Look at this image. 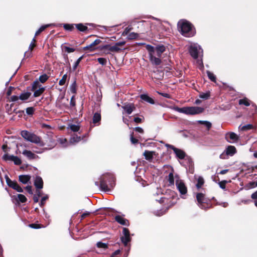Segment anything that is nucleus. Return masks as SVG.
<instances>
[{
	"mask_svg": "<svg viewBox=\"0 0 257 257\" xmlns=\"http://www.w3.org/2000/svg\"><path fill=\"white\" fill-rule=\"evenodd\" d=\"M34 185L37 189H42L43 187L42 179L39 176H37L34 181Z\"/></svg>",
	"mask_w": 257,
	"mask_h": 257,
	"instance_id": "412c9836",
	"label": "nucleus"
},
{
	"mask_svg": "<svg viewBox=\"0 0 257 257\" xmlns=\"http://www.w3.org/2000/svg\"><path fill=\"white\" fill-rule=\"evenodd\" d=\"M122 108L126 111L128 114H130L136 109L135 105L133 103L126 104L122 106Z\"/></svg>",
	"mask_w": 257,
	"mask_h": 257,
	"instance_id": "6ab92c4d",
	"label": "nucleus"
},
{
	"mask_svg": "<svg viewBox=\"0 0 257 257\" xmlns=\"http://www.w3.org/2000/svg\"><path fill=\"white\" fill-rule=\"evenodd\" d=\"M101 42L99 39H96L93 43L84 47L83 49L84 50H88L90 52H92L96 49L95 46L100 44Z\"/></svg>",
	"mask_w": 257,
	"mask_h": 257,
	"instance_id": "dca6fc26",
	"label": "nucleus"
},
{
	"mask_svg": "<svg viewBox=\"0 0 257 257\" xmlns=\"http://www.w3.org/2000/svg\"><path fill=\"white\" fill-rule=\"evenodd\" d=\"M131 141L132 144H137L138 142V140L133 137V133L131 134Z\"/></svg>",
	"mask_w": 257,
	"mask_h": 257,
	"instance_id": "864d4df0",
	"label": "nucleus"
},
{
	"mask_svg": "<svg viewBox=\"0 0 257 257\" xmlns=\"http://www.w3.org/2000/svg\"><path fill=\"white\" fill-rule=\"evenodd\" d=\"M179 31L182 35L186 37L193 36L195 34V31L192 25L186 20H181L178 23Z\"/></svg>",
	"mask_w": 257,
	"mask_h": 257,
	"instance_id": "f03ea898",
	"label": "nucleus"
},
{
	"mask_svg": "<svg viewBox=\"0 0 257 257\" xmlns=\"http://www.w3.org/2000/svg\"><path fill=\"white\" fill-rule=\"evenodd\" d=\"M209 96H210L209 92L202 93L199 95L200 98H203V99H208L209 97Z\"/></svg>",
	"mask_w": 257,
	"mask_h": 257,
	"instance_id": "79ce46f5",
	"label": "nucleus"
},
{
	"mask_svg": "<svg viewBox=\"0 0 257 257\" xmlns=\"http://www.w3.org/2000/svg\"><path fill=\"white\" fill-rule=\"evenodd\" d=\"M51 25L48 24L41 26L35 33V37L39 35L42 32H43L45 29L49 27Z\"/></svg>",
	"mask_w": 257,
	"mask_h": 257,
	"instance_id": "473e14b6",
	"label": "nucleus"
},
{
	"mask_svg": "<svg viewBox=\"0 0 257 257\" xmlns=\"http://www.w3.org/2000/svg\"><path fill=\"white\" fill-rule=\"evenodd\" d=\"M39 197L37 196L36 195H35L33 197L34 201L35 203H37L39 201Z\"/></svg>",
	"mask_w": 257,
	"mask_h": 257,
	"instance_id": "338daca9",
	"label": "nucleus"
},
{
	"mask_svg": "<svg viewBox=\"0 0 257 257\" xmlns=\"http://www.w3.org/2000/svg\"><path fill=\"white\" fill-rule=\"evenodd\" d=\"M18 200L22 203H25L27 201V198L23 194H19L18 195Z\"/></svg>",
	"mask_w": 257,
	"mask_h": 257,
	"instance_id": "c9c22d12",
	"label": "nucleus"
},
{
	"mask_svg": "<svg viewBox=\"0 0 257 257\" xmlns=\"http://www.w3.org/2000/svg\"><path fill=\"white\" fill-rule=\"evenodd\" d=\"M153 47L150 45H148L147 49L149 52V58L150 60L153 65H159L161 63V60L160 57H156L152 52Z\"/></svg>",
	"mask_w": 257,
	"mask_h": 257,
	"instance_id": "6e6552de",
	"label": "nucleus"
},
{
	"mask_svg": "<svg viewBox=\"0 0 257 257\" xmlns=\"http://www.w3.org/2000/svg\"><path fill=\"white\" fill-rule=\"evenodd\" d=\"M6 182L8 185L15 190L18 192L22 193L23 192V188L18 184V183L15 181H12L9 178H7Z\"/></svg>",
	"mask_w": 257,
	"mask_h": 257,
	"instance_id": "9d476101",
	"label": "nucleus"
},
{
	"mask_svg": "<svg viewBox=\"0 0 257 257\" xmlns=\"http://www.w3.org/2000/svg\"><path fill=\"white\" fill-rule=\"evenodd\" d=\"M98 62L101 65H104L106 63V60L103 58H99L97 59Z\"/></svg>",
	"mask_w": 257,
	"mask_h": 257,
	"instance_id": "8fccbe9b",
	"label": "nucleus"
},
{
	"mask_svg": "<svg viewBox=\"0 0 257 257\" xmlns=\"http://www.w3.org/2000/svg\"><path fill=\"white\" fill-rule=\"evenodd\" d=\"M21 135L23 138L28 141L38 144L42 147L45 145V143L41 141L40 138L34 134L27 131H23L21 132Z\"/></svg>",
	"mask_w": 257,
	"mask_h": 257,
	"instance_id": "20e7f679",
	"label": "nucleus"
},
{
	"mask_svg": "<svg viewBox=\"0 0 257 257\" xmlns=\"http://www.w3.org/2000/svg\"><path fill=\"white\" fill-rule=\"evenodd\" d=\"M239 104L240 105L243 104L245 106H249L250 105V102L248 99L246 98H244L239 100Z\"/></svg>",
	"mask_w": 257,
	"mask_h": 257,
	"instance_id": "72a5a7b5",
	"label": "nucleus"
},
{
	"mask_svg": "<svg viewBox=\"0 0 257 257\" xmlns=\"http://www.w3.org/2000/svg\"><path fill=\"white\" fill-rule=\"evenodd\" d=\"M26 113L28 115H32L34 112V108L33 107H29L26 108Z\"/></svg>",
	"mask_w": 257,
	"mask_h": 257,
	"instance_id": "37998d69",
	"label": "nucleus"
},
{
	"mask_svg": "<svg viewBox=\"0 0 257 257\" xmlns=\"http://www.w3.org/2000/svg\"><path fill=\"white\" fill-rule=\"evenodd\" d=\"M174 109L180 113H183L188 115H195L202 113L204 111V108L198 106L176 107Z\"/></svg>",
	"mask_w": 257,
	"mask_h": 257,
	"instance_id": "7ed1b4c3",
	"label": "nucleus"
},
{
	"mask_svg": "<svg viewBox=\"0 0 257 257\" xmlns=\"http://www.w3.org/2000/svg\"><path fill=\"white\" fill-rule=\"evenodd\" d=\"M105 178L104 177H103V178L101 180L100 182V187L101 189L103 190H104L105 192L109 191L110 189L108 188L107 185H106V183L105 182V181L104 180Z\"/></svg>",
	"mask_w": 257,
	"mask_h": 257,
	"instance_id": "a878e982",
	"label": "nucleus"
},
{
	"mask_svg": "<svg viewBox=\"0 0 257 257\" xmlns=\"http://www.w3.org/2000/svg\"><path fill=\"white\" fill-rule=\"evenodd\" d=\"M70 90L71 93L75 94L76 92V81H74L73 83L70 85Z\"/></svg>",
	"mask_w": 257,
	"mask_h": 257,
	"instance_id": "e433bc0d",
	"label": "nucleus"
},
{
	"mask_svg": "<svg viewBox=\"0 0 257 257\" xmlns=\"http://www.w3.org/2000/svg\"><path fill=\"white\" fill-rule=\"evenodd\" d=\"M162 28V24L160 21L157 20L156 22L152 23L151 26V30H155L157 32H160Z\"/></svg>",
	"mask_w": 257,
	"mask_h": 257,
	"instance_id": "aec40b11",
	"label": "nucleus"
},
{
	"mask_svg": "<svg viewBox=\"0 0 257 257\" xmlns=\"http://www.w3.org/2000/svg\"><path fill=\"white\" fill-rule=\"evenodd\" d=\"M167 147L170 149H172L174 151V152L176 154V156L180 159H183L185 158L186 154L183 150L177 149L172 145H167Z\"/></svg>",
	"mask_w": 257,
	"mask_h": 257,
	"instance_id": "ddd939ff",
	"label": "nucleus"
},
{
	"mask_svg": "<svg viewBox=\"0 0 257 257\" xmlns=\"http://www.w3.org/2000/svg\"><path fill=\"white\" fill-rule=\"evenodd\" d=\"M115 220L121 225H128V221L120 215H116L115 217Z\"/></svg>",
	"mask_w": 257,
	"mask_h": 257,
	"instance_id": "5701e85b",
	"label": "nucleus"
},
{
	"mask_svg": "<svg viewBox=\"0 0 257 257\" xmlns=\"http://www.w3.org/2000/svg\"><path fill=\"white\" fill-rule=\"evenodd\" d=\"M204 125L206 127V128H207L208 130H209L210 128V127H211V123L210 122L207 121H206V122H204Z\"/></svg>",
	"mask_w": 257,
	"mask_h": 257,
	"instance_id": "bf43d9fd",
	"label": "nucleus"
},
{
	"mask_svg": "<svg viewBox=\"0 0 257 257\" xmlns=\"http://www.w3.org/2000/svg\"><path fill=\"white\" fill-rule=\"evenodd\" d=\"M189 52L192 57L197 59L199 55H202L203 50L198 44H192L190 46Z\"/></svg>",
	"mask_w": 257,
	"mask_h": 257,
	"instance_id": "423d86ee",
	"label": "nucleus"
},
{
	"mask_svg": "<svg viewBox=\"0 0 257 257\" xmlns=\"http://www.w3.org/2000/svg\"><path fill=\"white\" fill-rule=\"evenodd\" d=\"M134 120L136 123H141L142 121V118L137 117L134 118Z\"/></svg>",
	"mask_w": 257,
	"mask_h": 257,
	"instance_id": "680f3d73",
	"label": "nucleus"
},
{
	"mask_svg": "<svg viewBox=\"0 0 257 257\" xmlns=\"http://www.w3.org/2000/svg\"><path fill=\"white\" fill-rule=\"evenodd\" d=\"M204 183V181H203V180L202 178H199L198 180V182H197V184H196V187L198 188H200L201 187V186H202V185Z\"/></svg>",
	"mask_w": 257,
	"mask_h": 257,
	"instance_id": "c03bdc74",
	"label": "nucleus"
},
{
	"mask_svg": "<svg viewBox=\"0 0 257 257\" xmlns=\"http://www.w3.org/2000/svg\"><path fill=\"white\" fill-rule=\"evenodd\" d=\"M48 198V196L47 195H45V196H44L41 199V202L40 203V205L41 206H42L44 205V204H45V201Z\"/></svg>",
	"mask_w": 257,
	"mask_h": 257,
	"instance_id": "603ef678",
	"label": "nucleus"
},
{
	"mask_svg": "<svg viewBox=\"0 0 257 257\" xmlns=\"http://www.w3.org/2000/svg\"><path fill=\"white\" fill-rule=\"evenodd\" d=\"M3 159L5 161H13L17 165H20L22 163L21 160L18 157L9 155L8 153L4 155Z\"/></svg>",
	"mask_w": 257,
	"mask_h": 257,
	"instance_id": "1a4fd4ad",
	"label": "nucleus"
},
{
	"mask_svg": "<svg viewBox=\"0 0 257 257\" xmlns=\"http://www.w3.org/2000/svg\"><path fill=\"white\" fill-rule=\"evenodd\" d=\"M252 127H253L252 125L250 124H246V125H244L243 126L240 125L239 126V129L240 131H246V130H250V129H251L252 128Z\"/></svg>",
	"mask_w": 257,
	"mask_h": 257,
	"instance_id": "2f4dec72",
	"label": "nucleus"
},
{
	"mask_svg": "<svg viewBox=\"0 0 257 257\" xmlns=\"http://www.w3.org/2000/svg\"><path fill=\"white\" fill-rule=\"evenodd\" d=\"M48 79V77L46 74H44L40 76L39 80L42 83H44Z\"/></svg>",
	"mask_w": 257,
	"mask_h": 257,
	"instance_id": "ea45409f",
	"label": "nucleus"
},
{
	"mask_svg": "<svg viewBox=\"0 0 257 257\" xmlns=\"http://www.w3.org/2000/svg\"><path fill=\"white\" fill-rule=\"evenodd\" d=\"M138 37V34L137 33L132 32L129 34L127 36V38L130 40L135 39Z\"/></svg>",
	"mask_w": 257,
	"mask_h": 257,
	"instance_id": "58836bf2",
	"label": "nucleus"
},
{
	"mask_svg": "<svg viewBox=\"0 0 257 257\" xmlns=\"http://www.w3.org/2000/svg\"><path fill=\"white\" fill-rule=\"evenodd\" d=\"M167 179L169 183V185L170 186L174 185V180H175L176 186L180 194L182 195L186 194L187 189L185 183L182 180L180 179L177 175L174 176L173 171L169 174Z\"/></svg>",
	"mask_w": 257,
	"mask_h": 257,
	"instance_id": "f257e3e1",
	"label": "nucleus"
},
{
	"mask_svg": "<svg viewBox=\"0 0 257 257\" xmlns=\"http://www.w3.org/2000/svg\"><path fill=\"white\" fill-rule=\"evenodd\" d=\"M25 189L26 190H27V191H28V192L30 194H33V191H32V186L31 185H27L26 187H25Z\"/></svg>",
	"mask_w": 257,
	"mask_h": 257,
	"instance_id": "5fc2aeb1",
	"label": "nucleus"
},
{
	"mask_svg": "<svg viewBox=\"0 0 257 257\" xmlns=\"http://www.w3.org/2000/svg\"><path fill=\"white\" fill-rule=\"evenodd\" d=\"M134 129L136 132H139L140 133L143 134L144 133L143 129L141 127H136Z\"/></svg>",
	"mask_w": 257,
	"mask_h": 257,
	"instance_id": "052dcab7",
	"label": "nucleus"
},
{
	"mask_svg": "<svg viewBox=\"0 0 257 257\" xmlns=\"http://www.w3.org/2000/svg\"><path fill=\"white\" fill-rule=\"evenodd\" d=\"M132 27H126L124 29V31L122 32V35L124 36L127 35L128 33L130 32V31L131 30H132Z\"/></svg>",
	"mask_w": 257,
	"mask_h": 257,
	"instance_id": "49530a36",
	"label": "nucleus"
},
{
	"mask_svg": "<svg viewBox=\"0 0 257 257\" xmlns=\"http://www.w3.org/2000/svg\"><path fill=\"white\" fill-rule=\"evenodd\" d=\"M67 128L70 129L73 132H78L80 130V126L78 124H70Z\"/></svg>",
	"mask_w": 257,
	"mask_h": 257,
	"instance_id": "c756f323",
	"label": "nucleus"
},
{
	"mask_svg": "<svg viewBox=\"0 0 257 257\" xmlns=\"http://www.w3.org/2000/svg\"><path fill=\"white\" fill-rule=\"evenodd\" d=\"M76 27L78 30L82 32H84L87 29V27L82 24H76Z\"/></svg>",
	"mask_w": 257,
	"mask_h": 257,
	"instance_id": "f704fd0d",
	"label": "nucleus"
},
{
	"mask_svg": "<svg viewBox=\"0 0 257 257\" xmlns=\"http://www.w3.org/2000/svg\"><path fill=\"white\" fill-rule=\"evenodd\" d=\"M251 198L254 199L257 198V191L253 193V194H252Z\"/></svg>",
	"mask_w": 257,
	"mask_h": 257,
	"instance_id": "774afa93",
	"label": "nucleus"
},
{
	"mask_svg": "<svg viewBox=\"0 0 257 257\" xmlns=\"http://www.w3.org/2000/svg\"><path fill=\"white\" fill-rule=\"evenodd\" d=\"M226 181H223L220 182H219V185L221 188L224 189L225 188V184H226Z\"/></svg>",
	"mask_w": 257,
	"mask_h": 257,
	"instance_id": "6e6d98bb",
	"label": "nucleus"
},
{
	"mask_svg": "<svg viewBox=\"0 0 257 257\" xmlns=\"http://www.w3.org/2000/svg\"><path fill=\"white\" fill-rule=\"evenodd\" d=\"M152 52L154 54L157 56V57H160L162 55V54L165 51V47L163 46H158L154 48L153 47Z\"/></svg>",
	"mask_w": 257,
	"mask_h": 257,
	"instance_id": "f3484780",
	"label": "nucleus"
},
{
	"mask_svg": "<svg viewBox=\"0 0 257 257\" xmlns=\"http://www.w3.org/2000/svg\"><path fill=\"white\" fill-rule=\"evenodd\" d=\"M29 226L33 228H39L40 227L39 225L36 224H31L29 225Z\"/></svg>",
	"mask_w": 257,
	"mask_h": 257,
	"instance_id": "e2e57ef3",
	"label": "nucleus"
},
{
	"mask_svg": "<svg viewBox=\"0 0 257 257\" xmlns=\"http://www.w3.org/2000/svg\"><path fill=\"white\" fill-rule=\"evenodd\" d=\"M207 74L209 78L212 81L215 82L216 81L215 76L211 72L207 71Z\"/></svg>",
	"mask_w": 257,
	"mask_h": 257,
	"instance_id": "4c0bfd02",
	"label": "nucleus"
},
{
	"mask_svg": "<svg viewBox=\"0 0 257 257\" xmlns=\"http://www.w3.org/2000/svg\"><path fill=\"white\" fill-rule=\"evenodd\" d=\"M63 27L65 30L68 31H71L73 29V26L70 24H64Z\"/></svg>",
	"mask_w": 257,
	"mask_h": 257,
	"instance_id": "a18cd8bd",
	"label": "nucleus"
},
{
	"mask_svg": "<svg viewBox=\"0 0 257 257\" xmlns=\"http://www.w3.org/2000/svg\"><path fill=\"white\" fill-rule=\"evenodd\" d=\"M35 44H34L33 42H31L30 44L29 47V50L25 52V56L26 57H30L32 55V51L33 50V48L35 47Z\"/></svg>",
	"mask_w": 257,
	"mask_h": 257,
	"instance_id": "cd10ccee",
	"label": "nucleus"
},
{
	"mask_svg": "<svg viewBox=\"0 0 257 257\" xmlns=\"http://www.w3.org/2000/svg\"><path fill=\"white\" fill-rule=\"evenodd\" d=\"M155 155V152L153 151H145L144 153V156L145 157V159L148 161H151L153 158L154 155Z\"/></svg>",
	"mask_w": 257,
	"mask_h": 257,
	"instance_id": "393cba45",
	"label": "nucleus"
},
{
	"mask_svg": "<svg viewBox=\"0 0 257 257\" xmlns=\"http://www.w3.org/2000/svg\"><path fill=\"white\" fill-rule=\"evenodd\" d=\"M31 93L29 92H25L21 93L19 96L20 100L25 101L27 100L31 96Z\"/></svg>",
	"mask_w": 257,
	"mask_h": 257,
	"instance_id": "c85d7f7f",
	"label": "nucleus"
},
{
	"mask_svg": "<svg viewBox=\"0 0 257 257\" xmlns=\"http://www.w3.org/2000/svg\"><path fill=\"white\" fill-rule=\"evenodd\" d=\"M38 84H39V82L36 81L34 83V84H33V86H32V90L34 91L35 90L34 93V97L39 96L41 94H42L43 93V92L45 90L44 87H41V88H39V89H38V90H35V89L37 87V85H38Z\"/></svg>",
	"mask_w": 257,
	"mask_h": 257,
	"instance_id": "2eb2a0df",
	"label": "nucleus"
},
{
	"mask_svg": "<svg viewBox=\"0 0 257 257\" xmlns=\"http://www.w3.org/2000/svg\"><path fill=\"white\" fill-rule=\"evenodd\" d=\"M70 105L72 106H74L75 105V96L74 95H73L71 97V101H70Z\"/></svg>",
	"mask_w": 257,
	"mask_h": 257,
	"instance_id": "13d9d810",
	"label": "nucleus"
},
{
	"mask_svg": "<svg viewBox=\"0 0 257 257\" xmlns=\"http://www.w3.org/2000/svg\"><path fill=\"white\" fill-rule=\"evenodd\" d=\"M81 140V138L80 137H78L77 135H74L71 137L69 143L72 145H74L80 142Z\"/></svg>",
	"mask_w": 257,
	"mask_h": 257,
	"instance_id": "bb28decb",
	"label": "nucleus"
},
{
	"mask_svg": "<svg viewBox=\"0 0 257 257\" xmlns=\"http://www.w3.org/2000/svg\"><path fill=\"white\" fill-rule=\"evenodd\" d=\"M67 79V75L64 74L63 76L59 82V84L60 85H63L65 84L66 80Z\"/></svg>",
	"mask_w": 257,
	"mask_h": 257,
	"instance_id": "a19ab883",
	"label": "nucleus"
},
{
	"mask_svg": "<svg viewBox=\"0 0 257 257\" xmlns=\"http://www.w3.org/2000/svg\"><path fill=\"white\" fill-rule=\"evenodd\" d=\"M225 138L228 142L233 143L236 142L238 140V137L236 134L231 132L228 133L226 134Z\"/></svg>",
	"mask_w": 257,
	"mask_h": 257,
	"instance_id": "4468645a",
	"label": "nucleus"
},
{
	"mask_svg": "<svg viewBox=\"0 0 257 257\" xmlns=\"http://www.w3.org/2000/svg\"><path fill=\"white\" fill-rule=\"evenodd\" d=\"M236 153V150L234 146H228L224 152L220 154V158L221 159H227L228 156H232Z\"/></svg>",
	"mask_w": 257,
	"mask_h": 257,
	"instance_id": "0eeeda50",
	"label": "nucleus"
},
{
	"mask_svg": "<svg viewBox=\"0 0 257 257\" xmlns=\"http://www.w3.org/2000/svg\"><path fill=\"white\" fill-rule=\"evenodd\" d=\"M123 235L121 237V240L125 246L131 241L130 231L128 229L123 228L122 230Z\"/></svg>",
	"mask_w": 257,
	"mask_h": 257,
	"instance_id": "f8f14e48",
	"label": "nucleus"
},
{
	"mask_svg": "<svg viewBox=\"0 0 257 257\" xmlns=\"http://www.w3.org/2000/svg\"><path fill=\"white\" fill-rule=\"evenodd\" d=\"M22 154L29 160L37 159L39 157L31 151L25 150L23 151Z\"/></svg>",
	"mask_w": 257,
	"mask_h": 257,
	"instance_id": "a211bd4d",
	"label": "nucleus"
},
{
	"mask_svg": "<svg viewBox=\"0 0 257 257\" xmlns=\"http://www.w3.org/2000/svg\"><path fill=\"white\" fill-rule=\"evenodd\" d=\"M97 246L99 248H106L107 247L106 244L102 243L101 242H98L97 243Z\"/></svg>",
	"mask_w": 257,
	"mask_h": 257,
	"instance_id": "09e8293b",
	"label": "nucleus"
},
{
	"mask_svg": "<svg viewBox=\"0 0 257 257\" xmlns=\"http://www.w3.org/2000/svg\"><path fill=\"white\" fill-rule=\"evenodd\" d=\"M125 44L124 42H120L116 43L114 45H105L99 47L101 50H105L107 54L109 53V52H118L121 50L119 46H122Z\"/></svg>",
	"mask_w": 257,
	"mask_h": 257,
	"instance_id": "39448f33",
	"label": "nucleus"
},
{
	"mask_svg": "<svg viewBox=\"0 0 257 257\" xmlns=\"http://www.w3.org/2000/svg\"><path fill=\"white\" fill-rule=\"evenodd\" d=\"M101 119V115L99 113L96 112L93 117V122L94 123L99 122Z\"/></svg>",
	"mask_w": 257,
	"mask_h": 257,
	"instance_id": "7c9ffc66",
	"label": "nucleus"
},
{
	"mask_svg": "<svg viewBox=\"0 0 257 257\" xmlns=\"http://www.w3.org/2000/svg\"><path fill=\"white\" fill-rule=\"evenodd\" d=\"M2 149L3 150V151L6 153H7L8 151V146L7 145H3V146H2Z\"/></svg>",
	"mask_w": 257,
	"mask_h": 257,
	"instance_id": "0e129e2a",
	"label": "nucleus"
},
{
	"mask_svg": "<svg viewBox=\"0 0 257 257\" xmlns=\"http://www.w3.org/2000/svg\"><path fill=\"white\" fill-rule=\"evenodd\" d=\"M19 99H20L19 98V96H17V95H13L11 97V101H16L17 100H18Z\"/></svg>",
	"mask_w": 257,
	"mask_h": 257,
	"instance_id": "4d7b16f0",
	"label": "nucleus"
},
{
	"mask_svg": "<svg viewBox=\"0 0 257 257\" xmlns=\"http://www.w3.org/2000/svg\"><path fill=\"white\" fill-rule=\"evenodd\" d=\"M63 49L66 52L68 53H72L75 51V49L74 48H70L68 46H64Z\"/></svg>",
	"mask_w": 257,
	"mask_h": 257,
	"instance_id": "de8ad7c7",
	"label": "nucleus"
},
{
	"mask_svg": "<svg viewBox=\"0 0 257 257\" xmlns=\"http://www.w3.org/2000/svg\"><path fill=\"white\" fill-rule=\"evenodd\" d=\"M82 56H81L80 57H79L77 60V61L75 62L74 66H73V69H75L78 66V65H79V64L80 63L81 60H82Z\"/></svg>",
	"mask_w": 257,
	"mask_h": 257,
	"instance_id": "3c124183",
	"label": "nucleus"
},
{
	"mask_svg": "<svg viewBox=\"0 0 257 257\" xmlns=\"http://www.w3.org/2000/svg\"><path fill=\"white\" fill-rule=\"evenodd\" d=\"M140 98L143 100L147 102L150 104H153L155 103V101L153 98L148 96L147 94H143L140 95Z\"/></svg>",
	"mask_w": 257,
	"mask_h": 257,
	"instance_id": "b1692460",
	"label": "nucleus"
},
{
	"mask_svg": "<svg viewBox=\"0 0 257 257\" xmlns=\"http://www.w3.org/2000/svg\"><path fill=\"white\" fill-rule=\"evenodd\" d=\"M196 199L199 207L202 209H205V207H204L203 204L207 203L208 201L205 195L202 193H197L196 195Z\"/></svg>",
	"mask_w": 257,
	"mask_h": 257,
	"instance_id": "9b49d317",
	"label": "nucleus"
},
{
	"mask_svg": "<svg viewBox=\"0 0 257 257\" xmlns=\"http://www.w3.org/2000/svg\"><path fill=\"white\" fill-rule=\"evenodd\" d=\"M31 176L28 175H22L19 176V180L24 184H26L30 182Z\"/></svg>",
	"mask_w": 257,
	"mask_h": 257,
	"instance_id": "4be33fe9",
	"label": "nucleus"
},
{
	"mask_svg": "<svg viewBox=\"0 0 257 257\" xmlns=\"http://www.w3.org/2000/svg\"><path fill=\"white\" fill-rule=\"evenodd\" d=\"M39 189H38L37 190H36V195L38 197H40L41 195H42V192L39 190Z\"/></svg>",
	"mask_w": 257,
	"mask_h": 257,
	"instance_id": "69168bd1",
	"label": "nucleus"
}]
</instances>
